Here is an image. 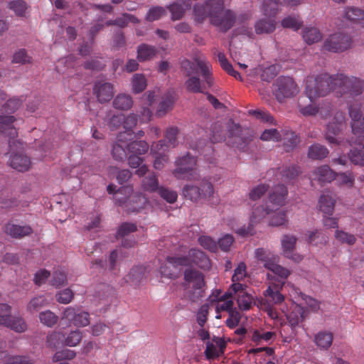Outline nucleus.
<instances>
[{"mask_svg": "<svg viewBox=\"0 0 364 364\" xmlns=\"http://www.w3.org/2000/svg\"><path fill=\"white\" fill-rule=\"evenodd\" d=\"M339 80L341 82L338 84V88L343 94H349L352 97L360 95L364 90V80L352 77H348L343 74H339Z\"/></svg>", "mask_w": 364, "mask_h": 364, "instance_id": "10", "label": "nucleus"}, {"mask_svg": "<svg viewBox=\"0 0 364 364\" xmlns=\"http://www.w3.org/2000/svg\"><path fill=\"white\" fill-rule=\"evenodd\" d=\"M352 38L348 33L337 32L329 35L323 41L322 48L331 53H343L351 48Z\"/></svg>", "mask_w": 364, "mask_h": 364, "instance_id": "6", "label": "nucleus"}, {"mask_svg": "<svg viewBox=\"0 0 364 364\" xmlns=\"http://www.w3.org/2000/svg\"><path fill=\"white\" fill-rule=\"evenodd\" d=\"M282 140L284 141L283 146L286 152L293 150L300 141L298 136L291 131H284L282 134Z\"/></svg>", "mask_w": 364, "mask_h": 364, "instance_id": "27", "label": "nucleus"}, {"mask_svg": "<svg viewBox=\"0 0 364 364\" xmlns=\"http://www.w3.org/2000/svg\"><path fill=\"white\" fill-rule=\"evenodd\" d=\"M22 101L17 97L9 100L3 106L2 109L4 112L11 114L15 112L21 105Z\"/></svg>", "mask_w": 364, "mask_h": 364, "instance_id": "59", "label": "nucleus"}, {"mask_svg": "<svg viewBox=\"0 0 364 364\" xmlns=\"http://www.w3.org/2000/svg\"><path fill=\"white\" fill-rule=\"evenodd\" d=\"M226 138L225 134L223 130L222 126L215 123L212 127V136L210 137V140L213 143H218L223 141H226Z\"/></svg>", "mask_w": 364, "mask_h": 364, "instance_id": "52", "label": "nucleus"}, {"mask_svg": "<svg viewBox=\"0 0 364 364\" xmlns=\"http://www.w3.org/2000/svg\"><path fill=\"white\" fill-rule=\"evenodd\" d=\"M113 107L119 110H128L133 105V101L130 96L127 95H118L113 100Z\"/></svg>", "mask_w": 364, "mask_h": 364, "instance_id": "36", "label": "nucleus"}, {"mask_svg": "<svg viewBox=\"0 0 364 364\" xmlns=\"http://www.w3.org/2000/svg\"><path fill=\"white\" fill-rule=\"evenodd\" d=\"M186 269L183 271V279L182 285L184 287H193L196 289L200 287H205V276L199 270L193 267H185Z\"/></svg>", "mask_w": 364, "mask_h": 364, "instance_id": "12", "label": "nucleus"}, {"mask_svg": "<svg viewBox=\"0 0 364 364\" xmlns=\"http://www.w3.org/2000/svg\"><path fill=\"white\" fill-rule=\"evenodd\" d=\"M288 223L285 211H279L272 215L269 220V225L278 227L284 225Z\"/></svg>", "mask_w": 364, "mask_h": 364, "instance_id": "55", "label": "nucleus"}, {"mask_svg": "<svg viewBox=\"0 0 364 364\" xmlns=\"http://www.w3.org/2000/svg\"><path fill=\"white\" fill-rule=\"evenodd\" d=\"M146 267L144 266L134 267L127 275L129 281L134 285H138L145 278Z\"/></svg>", "mask_w": 364, "mask_h": 364, "instance_id": "37", "label": "nucleus"}, {"mask_svg": "<svg viewBox=\"0 0 364 364\" xmlns=\"http://www.w3.org/2000/svg\"><path fill=\"white\" fill-rule=\"evenodd\" d=\"M281 2L277 0H264L262 4V12L267 17L273 18L280 11Z\"/></svg>", "mask_w": 364, "mask_h": 364, "instance_id": "29", "label": "nucleus"}, {"mask_svg": "<svg viewBox=\"0 0 364 364\" xmlns=\"http://www.w3.org/2000/svg\"><path fill=\"white\" fill-rule=\"evenodd\" d=\"M157 192L162 198L169 203H173L177 200L178 194L174 191L164 187H160Z\"/></svg>", "mask_w": 364, "mask_h": 364, "instance_id": "63", "label": "nucleus"}, {"mask_svg": "<svg viewBox=\"0 0 364 364\" xmlns=\"http://www.w3.org/2000/svg\"><path fill=\"white\" fill-rule=\"evenodd\" d=\"M157 53L158 50L155 46L141 43L137 47L136 58L140 62L150 60Z\"/></svg>", "mask_w": 364, "mask_h": 364, "instance_id": "23", "label": "nucleus"}, {"mask_svg": "<svg viewBox=\"0 0 364 364\" xmlns=\"http://www.w3.org/2000/svg\"><path fill=\"white\" fill-rule=\"evenodd\" d=\"M336 200L329 194H322L318 200L320 210L323 215H332Z\"/></svg>", "mask_w": 364, "mask_h": 364, "instance_id": "26", "label": "nucleus"}, {"mask_svg": "<svg viewBox=\"0 0 364 364\" xmlns=\"http://www.w3.org/2000/svg\"><path fill=\"white\" fill-rule=\"evenodd\" d=\"M206 5L210 21L225 10L224 0H207Z\"/></svg>", "mask_w": 364, "mask_h": 364, "instance_id": "31", "label": "nucleus"}, {"mask_svg": "<svg viewBox=\"0 0 364 364\" xmlns=\"http://www.w3.org/2000/svg\"><path fill=\"white\" fill-rule=\"evenodd\" d=\"M12 63L25 65L31 63V57L27 54L25 49H19L13 55Z\"/></svg>", "mask_w": 364, "mask_h": 364, "instance_id": "56", "label": "nucleus"}, {"mask_svg": "<svg viewBox=\"0 0 364 364\" xmlns=\"http://www.w3.org/2000/svg\"><path fill=\"white\" fill-rule=\"evenodd\" d=\"M112 39V48L114 50H119L126 46L124 33L121 29L114 31Z\"/></svg>", "mask_w": 364, "mask_h": 364, "instance_id": "54", "label": "nucleus"}, {"mask_svg": "<svg viewBox=\"0 0 364 364\" xmlns=\"http://www.w3.org/2000/svg\"><path fill=\"white\" fill-rule=\"evenodd\" d=\"M341 130L339 124L334 122L329 123L327 125L324 138L331 144L341 145L342 140L336 137L341 133Z\"/></svg>", "mask_w": 364, "mask_h": 364, "instance_id": "25", "label": "nucleus"}, {"mask_svg": "<svg viewBox=\"0 0 364 364\" xmlns=\"http://www.w3.org/2000/svg\"><path fill=\"white\" fill-rule=\"evenodd\" d=\"M15 117L11 115H0V133H3L9 137V146L11 155L21 153L23 149V142L17 139L18 132L13 123Z\"/></svg>", "mask_w": 364, "mask_h": 364, "instance_id": "4", "label": "nucleus"}, {"mask_svg": "<svg viewBox=\"0 0 364 364\" xmlns=\"http://www.w3.org/2000/svg\"><path fill=\"white\" fill-rule=\"evenodd\" d=\"M82 338L81 331L78 330L71 331L67 337L65 336V345L68 346H76Z\"/></svg>", "mask_w": 364, "mask_h": 364, "instance_id": "58", "label": "nucleus"}, {"mask_svg": "<svg viewBox=\"0 0 364 364\" xmlns=\"http://www.w3.org/2000/svg\"><path fill=\"white\" fill-rule=\"evenodd\" d=\"M112 157L115 160L119 161H122L125 160L127 157V151L118 142L113 144L112 149Z\"/></svg>", "mask_w": 364, "mask_h": 364, "instance_id": "60", "label": "nucleus"}, {"mask_svg": "<svg viewBox=\"0 0 364 364\" xmlns=\"http://www.w3.org/2000/svg\"><path fill=\"white\" fill-rule=\"evenodd\" d=\"M174 103V97L170 94L167 93L164 100L159 103V108L156 111V114L159 117L164 116L168 111H170Z\"/></svg>", "mask_w": 364, "mask_h": 364, "instance_id": "38", "label": "nucleus"}, {"mask_svg": "<svg viewBox=\"0 0 364 364\" xmlns=\"http://www.w3.org/2000/svg\"><path fill=\"white\" fill-rule=\"evenodd\" d=\"M345 18L353 22L364 21V10L357 7H348L346 9Z\"/></svg>", "mask_w": 364, "mask_h": 364, "instance_id": "42", "label": "nucleus"}, {"mask_svg": "<svg viewBox=\"0 0 364 364\" xmlns=\"http://www.w3.org/2000/svg\"><path fill=\"white\" fill-rule=\"evenodd\" d=\"M9 164L11 168L21 172H26L31 167L30 158L22 153L11 155Z\"/></svg>", "mask_w": 364, "mask_h": 364, "instance_id": "17", "label": "nucleus"}, {"mask_svg": "<svg viewBox=\"0 0 364 364\" xmlns=\"http://www.w3.org/2000/svg\"><path fill=\"white\" fill-rule=\"evenodd\" d=\"M142 186L144 191L149 192H156L160 188L158 179L154 174L145 177L142 181Z\"/></svg>", "mask_w": 364, "mask_h": 364, "instance_id": "48", "label": "nucleus"}, {"mask_svg": "<svg viewBox=\"0 0 364 364\" xmlns=\"http://www.w3.org/2000/svg\"><path fill=\"white\" fill-rule=\"evenodd\" d=\"M0 325L20 333L26 329V324L23 318L11 316V306L6 304H0Z\"/></svg>", "mask_w": 364, "mask_h": 364, "instance_id": "8", "label": "nucleus"}, {"mask_svg": "<svg viewBox=\"0 0 364 364\" xmlns=\"http://www.w3.org/2000/svg\"><path fill=\"white\" fill-rule=\"evenodd\" d=\"M73 297L74 293L70 288L60 291L55 294L57 301L64 304H69L73 300Z\"/></svg>", "mask_w": 364, "mask_h": 364, "instance_id": "57", "label": "nucleus"}, {"mask_svg": "<svg viewBox=\"0 0 364 364\" xmlns=\"http://www.w3.org/2000/svg\"><path fill=\"white\" fill-rule=\"evenodd\" d=\"M33 362L27 356L9 355L4 364H33Z\"/></svg>", "mask_w": 364, "mask_h": 364, "instance_id": "64", "label": "nucleus"}, {"mask_svg": "<svg viewBox=\"0 0 364 364\" xmlns=\"http://www.w3.org/2000/svg\"><path fill=\"white\" fill-rule=\"evenodd\" d=\"M333 336L332 333L321 331L314 338V342L321 348L328 349L332 344Z\"/></svg>", "mask_w": 364, "mask_h": 364, "instance_id": "33", "label": "nucleus"}, {"mask_svg": "<svg viewBox=\"0 0 364 364\" xmlns=\"http://www.w3.org/2000/svg\"><path fill=\"white\" fill-rule=\"evenodd\" d=\"M33 232L29 225L21 226L14 223H8L5 226V232L14 238H21L29 235Z\"/></svg>", "mask_w": 364, "mask_h": 364, "instance_id": "20", "label": "nucleus"}, {"mask_svg": "<svg viewBox=\"0 0 364 364\" xmlns=\"http://www.w3.org/2000/svg\"><path fill=\"white\" fill-rule=\"evenodd\" d=\"M188 263V260L185 257L168 256L166 263L161 267V272L166 277L176 279Z\"/></svg>", "mask_w": 364, "mask_h": 364, "instance_id": "9", "label": "nucleus"}, {"mask_svg": "<svg viewBox=\"0 0 364 364\" xmlns=\"http://www.w3.org/2000/svg\"><path fill=\"white\" fill-rule=\"evenodd\" d=\"M168 9L172 14L171 19L173 21L182 18L184 16L185 11L188 9H186V6L180 1L173 3L168 6Z\"/></svg>", "mask_w": 364, "mask_h": 364, "instance_id": "46", "label": "nucleus"}, {"mask_svg": "<svg viewBox=\"0 0 364 364\" xmlns=\"http://www.w3.org/2000/svg\"><path fill=\"white\" fill-rule=\"evenodd\" d=\"M133 90L135 93L143 92L146 87V80L144 75L135 74L132 79Z\"/></svg>", "mask_w": 364, "mask_h": 364, "instance_id": "50", "label": "nucleus"}, {"mask_svg": "<svg viewBox=\"0 0 364 364\" xmlns=\"http://www.w3.org/2000/svg\"><path fill=\"white\" fill-rule=\"evenodd\" d=\"M316 174L318 181L321 183H329L335 178V173L327 165L318 167Z\"/></svg>", "mask_w": 364, "mask_h": 364, "instance_id": "39", "label": "nucleus"}, {"mask_svg": "<svg viewBox=\"0 0 364 364\" xmlns=\"http://www.w3.org/2000/svg\"><path fill=\"white\" fill-rule=\"evenodd\" d=\"M184 298L191 301V303L198 302L201 298L204 296L205 289L204 287L196 289L193 287H184Z\"/></svg>", "mask_w": 364, "mask_h": 364, "instance_id": "32", "label": "nucleus"}, {"mask_svg": "<svg viewBox=\"0 0 364 364\" xmlns=\"http://www.w3.org/2000/svg\"><path fill=\"white\" fill-rule=\"evenodd\" d=\"M181 70L186 77L198 76L200 71L201 76L209 87L213 84L210 65L205 60L196 57L193 61L184 59L181 62Z\"/></svg>", "mask_w": 364, "mask_h": 364, "instance_id": "3", "label": "nucleus"}, {"mask_svg": "<svg viewBox=\"0 0 364 364\" xmlns=\"http://www.w3.org/2000/svg\"><path fill=\"white\" fill-rule=\"evenodd\" d=\"M287 188L283 184H278L272 188L269 193L268 200L274 206L282 207L287 203Z\"/></svg>", "mask_w": 364, "mask_h": 364, "instance_id": "16", "label": "nucleus"}, {"mask_svg": "<svg viewBox=\"0 0 364 364\" xmlns=\"http://www.w3.org/2000/svg\"><path fill=\"white\" fill-rule=\"evenodd\" d=\"M186 90L192 93H205L198 76L188 77L184 83Z\"/></svg>", "mask_w": 364, "mask_h": 364, "instance_id": "34", "label": "nucleus"}, {"mask_svg": "<svg viewBox=\"0 0 364 364\" xmlns=\"http://www.w3.org/2000/svg\"><path fill=\"white\" fill-rule=\"evenodd\" d=\"M216 311L218 312H219L220 311H227L229 314V316L230 317L234 318V323H232V321H230V319H227L226 321V325L230 328H234L239 324L241 318V315L240 312L237 311L236 309L233 308V301L232 300L226 301L223 304L217 306Z\"/></svg>", "mask_w": 364, "mask_h": 364, "instance_id": "18", "label": "nucleus"}, {"mask_svg": "<svg viewBox=\"0 0 364 364\" xmlns=\"http://www.w3.org/2000/svg\"><path fill=\"white\" fill-rule=\"evenodd\" d=\"M303 38L308 44H313L321 39V34L316 28H306L303 31Z\"/></svg>", "mask_w": 364, "mask_h": 364, "instance_id": "44", "label": "nucleus"}, {"mask_svg": "<svg viewBox=\"0 0 364 364\" xmlns=\"http://www.w3.org/2000/svg\"><path fill=\"white\" fill-rule=\"evenodd\" d=\"M235 19V14L232 10L225 9L220 15L215 16L210 23L218 27L221 32L225 33L233 27Z\"/></svg>", "mask_w": 364, "mask_h": 364, "instance_id": "13", "label": "nucleus"}, {"mask_svg": "<svg viewBox=\"0 0 364 364\" xmlns=\"http://www.w3.org/2000/svg\"><path fill=\"white\" fill-rule=\"evenodd\" d=\"M39 319L42 324L51 328L58 323L59 317L50 310L41 311L39 314Z\"/></svg>", "mask_w": 364, "mask_h": 364, "instance_id": "41", "label": "nucleus"}, {"mask_svg": "<svg viewBox=\"0 0 364 364\" xmlns=\"http://www.w3.org/2000/svg\"><path fill=\"white\" fill-rule=\"evenodd\" d=\"M184 198L192 201H196L201 198L200 188L196 186L186 185L182 189Z\"/></svg>", "mask_w": 364, "mask_h": 364, "instance_id": "45", "label": "nucleus"}, {"mask_svg": "<svg viewBox=\"0 0 364 364\" xmlns=\"http://www.w3.org/2000/svg\"><path fill=\"white\" fill-rule=\"evenodd\" d=\"M307 316L306 310L301 305H296L294 309L287 316L289 323L292 328L299 326Z\"/></svg>", "mask_w": 364, "mask_h": 364, "instance_id": "22", "label": "nucleus"}, {"mask_svg": "<svg viewBox=\"0 0 364 364\" xmlns=\"http://www.w3.org/2000/svg\"><path fill=\"white\" fill-rule=\"evenodd\" d=\"M46 344L51 348H58L65 345V335L60 331H54L47 336Z\"/></svg>", "mask_w": 364, "mask_h": 364, "instance_id": "40", "label": "nucleus"}, {"mask_svg": "<svg viewBox=\"0 0 364 364\" xmlns=\"http://www.w3.org/2000/svg\"><path fill=\"white\" fill-rule=\"evenodd\" d=\"M176 164L177 167L173 173L177 178L188 180L198 178V174L195 168L196 161L194 157L188 154L176 161Z\"/></svg>", "mask_w": 364, "mask_h": 364, "instance_id": "7", "label": "nucleus"}, {"mask_svg": "<svg viewBox=\"0 0 364 364\" xmlns=\"http://www.w3.org/2000/svg\"><path fill=\"white\" fill-rule=\"evenodd\" d=\"M329 154L328 149L323 145L316 143L308 149L307 157L312 160H323Z\"/></svg>", "mask_w": 364, "mask_h": 364, "instance_id": "24", "label": "nucleus"}, {"mask_svg": "<svg viewBox=\"0 0 364 364\" xmlns=\"http://www.w3.org/2000/svg\"><path fill=\"white\" fill-rule=\"evenodd\" d=\"M49 304L43 295L37 296L31 299L26 306V309L31 314H34Z\"/></svg>", "mask_w": 364, "mask_h": 364, "instance_id": "30", "label": "nucleus"}, {"mask_svg": "<svg viewBox=\"0 0 364 364\" xmlns=\"http://www.w3.org/2000/svg\"><path fill=\"white\" fill-rule=\"evenodd\" d=\"M226 129L228 134L226 144L240 151H247L252 140L250 130L242 128L240 124L235 123L232 119L226 123Z\"/></svg>", "mask_w": 364, "mask_h": 364, "instance_id": "2", "label": "nucleus"}, {"mask_svg": "<svg viewBox=\"0 0 364 364\" xmlns=\"http://www.w3.org/2000/svg\"><path fill=\"white\" fill-rule=\"evenodd\" d=\"M188 260L186 267H192V264L197 265L199 268L206 269L211 266L210 260L203 251L196 249H192L188 252L187 256H181Z\"/></svg>", "mask_w": 364, "mask_h": 364, "instance_id": "14", "label": "nucleus"}, {"mask_svg": "<svg viewBox=\"0 0 364 364\" xmlns=\"http://www.w3.org/2000/svg\"><path fill=\"white\" fill-rule=\"evenodd\" d=\"M276 28V21L273 18H262L255 23L257 34H269Z\"/></svg>", "mask_w": 364, "mask_h": 364, "instance_id": "21", "label": "nucleus"}, {"mask_svg": "<svg viewBox=\"0 0 364 364\" xmlns=\"http://www.w3.org/2000/svg\"><path fill=\"white\" fill-rule=\"evenodd\" d=\"M272 211L273 210L268 206L264 207L262 205L254 208L250 217L251 225L260 223L267 215L270 214Z\"/></svg>", "mask_w": 364, "mask_h": 364, "instance_id": "35", "label": "nucleus"}, {"mask_svg": "<svg viewBox=\"0 0 364 364\" xmlns=\"http://www.w3.org/2000/svg\"><path fill=\"white\" fill-rule=\"evenodd\" d=\"M178 129L176 127H168L165 133V140L170 146L175 147L177 144Z\"/></svg>", "mask_w": 364, "mask_h": 364, "instance_id": "61", "label": "nucleus"}, {"mask_svg": "<svg viewBox=\"0 0 364 364\" xmlns=\"http://www.w3.org/2000/svg\"><path fill=\"white\" fill-rule=\"evenodd\" d=\"M340 82L341 81L339 80V75L321 74L307 80L305 93L309 101L314 102L315 99L323 97L331 90L338 89Z\"/></svg>", "mask_w": 364, "mask_h": 364, "instance_id": "1", "label": "nucleus"}, {"mask_svg": "<svg viewBox=\"0 0 364 364\" xmlns=\"http://www.w3.org/2000/svg\"><path fill=\"white\" fill-rule=\"evenodd\" d=\"M193 14L196 20L202 23L207 17H209L206 1L204 4H197L193 7Z\"/></svg>", "mask_w": 364, "mask_h": 364, "instance_id": "49", "label": "nucleus"}, {"mask_svg": "<svg viewBox=\"0 0 364 364\" xmlns=\"http://www.w3.org/2000/svg\"><path fill=\"white\" fill-rule=\"evenodd\" d=\"M93 94L100 103L109 102L114 95V85L105 80H96L93 86Z\"/></svg>", "mask_w": 364, "mask_h": 364, "instance_id": "11", "label": "nucleus"}, {"mask_svg": "<svg viewBox=\"0 0 364 364\" xmlns=\"http://www.w3.org/2000/svg\"><path fill=\"white\" fill-rule=\"evenodd\" d=\"M136 230L137 225L136 223L124 222L119 227L115 237L117 239L119 237H125Z\"/></svg>", "mask_w": 364, "mask_h": 364, "instance_id": "47", "label": "nucleus"}, {"mask_svg": "<svg viewBox=\"0 0 364 364\" xmlns=\"http://www.w3.org/2000/svg\"><path fill=\"white\" fill-rule=\"evenodd\" d=\"M296 241L297 238L294 235H284L282 240V246L283 254L287 258L291 259L296 262H299L302 260L303 257L299 254L294 253Z\"/></svg>", "mask_w": 364, "mask_h": 364, "instance_id": "15", "label": "nucleus"}, {"mask_svg": "<svg viewBox=\"0 0 364 364\" xmlns=\"http://www.w3.org/2000/svg\"><path fill=\"white\" fill-rule=\"evenodd\" d=\"M299 92V87L290 77H279L273 83L272 93L279 102L294 97Z\"/></svg>", "mask_w": 364, "mask_h": 364, "instance_id": "5", "label": "nucleus"}, {"mask_svg": "<svg viewBox=\"0 0 364 364\" xmlns=\"http://www.w3.org/2000/svg\"><path fill=\"white\" fill-rule=\"evenodd\" d=\"M166 14V9L161 6H154L151 8L146 16L147 21H154L159 20L161 16Z\"/></svg>", "mask_w": 364, "mask_h": 364, "instance_id": "53", "label": "nucleus"}, {"mask_svg": "<svg viewBox=\"0 0 364 364\" xmlns=\"http://www.w3.org/2000/svg\"><path fill=\"white\" fill-rule=\"evenodd\" d=\"M306 98H301L299 101V112L304 116H314L318 112V107L315 106L310 101V104L306 105Z\"/></svg>", "mask_w": 364, "mask_h": 364, "instance_id": "43", "label": "nucleus"}, {"mask_svg": "<svg viewBox=\"0 0 364 364\" xmlns=\"http://www.w3.org/2000/svg\"><path fill=\"white\" fill-rule=\"evenodd\" d=\"M281 25L283 28H291L297 31L301 28L302 22L295 16H289L282 20Z\"/></svg>", "mask_w": 364, "mask_h": 364, "instance_id": "51", "label": "nucleus"}, {"mask_svg": "<svg viewBox=\"0 0 364 364\" xmlns=\"http://www.w3.org/2000/svg\"><path fill=\"white\" fill-rule=\"evenodd\" d=\"M76 356V353L74 350L69 349H63L56 352L53 357V361L55 363L63 361L64 360H71Z\"/></svg>", "mask_w": 364, "mask_h": 364, "instance_id": "62", "label": "nucleus"}, {"mask_svg": "<svg viewBox=\"0 0 364 364\" xmlns=\"http://www.w3.org/2000/svg\"><path fill=\"white\" fill-rule=\"evenodd\" d=\"M348 143L351 146L348 153L349 160L355 165L364 166V144L358 143L353 146L350 141Z\"/></svg>", "mask_w": 364, "mask_h": 364, "instance_id": "19", "label": "nucleus"}, {"mask_svg": "<svg viewBox=\"0 0 364 364\" xmlns=\"http://www.w3.org/2000/svg\"><path fill=\"white\" fill-rule=\"evenodd\" d=\"M149 149V144L144 140H136L129 142L127 145V150L129 154L143 155L145 154Z\"/></svg>", "mask_w": 364, "mask_h": 364, "instance_id": "28", "label": "nucleus"}]
</instances>
